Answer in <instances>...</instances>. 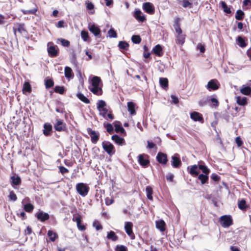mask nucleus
I'll use <instances>...</instances> for the list:
<instances>
[{"label": "nucleus", "instance_id": "1", "mask_svg": "<svg viewBox=\"0 0 251 251\" xmlns=\"http://www.w3.org/2000/svg\"><path fill=\"white\" fill-rule=\"evenodd\" d=\"M90 85L89 89L94 94L100 96L102 94L101 86L102 83L100 78L97 76H91L89 77Z\"/></svg>", "mask_w": 251, "mask_h": 251}, {"label": "nucleus", "instance_id": "2", "mask_svg": "<svg viewBox=\"0 0 251 251\" xmlns=\"http://www.w3.org/2000/svg\"><path fill=\"white\" fill-rule=\"evenodd\" d=\"M75 189L77 193L82 197H86L90 190L89 186L86 183L82 182L77 183Z\"/></svg>", "mask_w": 251, "mask_h": 251}, {"label": "nucleus", "instance_id": "3", "mask_svg": "<svg viewBox=\"0 0 251 251\" xmlns=\"http://www.w3.org/2000/svg\"><path fill=\"white\" fill-rule=\"evenodd\" d=\"M221 225L223 227H228L232 224V220L230 215H224L219 220Z\"/></svg>", "mask_w": 251, "mask_h": 251}, {"label": "nucleus", "instance_id": "4", "mask_svg": "<svg viewBox=\"0 0 251 251\" xmlns=\"http://www.w3.org/2000/svg\"><path fill=\"white\" fill-rule=\"evenodd\" d=\"M102 146L103 150L110 156L113 155L115 152L114 146L109 142L103 141L102 143Z\"/></svg>", "mask_w": 251, "mask_h": 251}, {"label": "nucleus", "instance_id": "5", "mask_svg": "<svg viewBox=\"0 0 251 251\" xmlns=\"http://www.w3.org/2000/svg\"><path fill=\"white\" fill-rule=\"evenodd\" d=\"M220 86V84L218 80L216 79H212L208 82L206 88L209 91H212L218 90Z\"/></svg>", "mask_w": 251, "mask_h": 251}, {"label": "nucleus", "instance_id": "6", "mask_svg": "<svg viewBox=\"0 0 251 251\" xmlns=\"http://www.w3.org/2000/svg\"><path fill=\"white\" fill-rule=\"evenodd\" d=\"M148 157V155L145 154H141L138 156V161L139 164L144 168H146L150 164V161L147 158Z\"/></svg>", "mask_w": 251, "mask_h": 251}, {"label": "nucleus", "instance_id": "7", "mask_svg": "<svg viewBox=\"0 0 251 251\" xmlns=\"http://www.w3.org/2000/svg\"><path fill=\"white\" fill-rule=\"evenodd\" d=\"M13 30L15 35L17 32L22 35H25L27 33L24 24L17 23L13 26Z\"/></svg>", "mask_w": 251, "mask_h": 251}, {"label": "nucleus", "instance_id": "8", "mask_svg": "<svg viewBox=\"0 0 251 251\" xmlns=\"http://www.w3.org/2000/svg\"><path fill=\"white\" fill-rule=\"evenodd\" d=\"M54 128L57 131H65L66 129V124L62 120L57 119L54 125Z\"/></svg>", "mask_w": 251, "mask_h": 251}, {"label": "nucleus", "instance_id": "9", "mask_svg": "<svg viewBox=\"0 0 251 251\" xmlns=\"http://www.w3.org/2000/svg\"><path fill=\"white\" fill-rule=\"evenodd\" d=\"M133 224L130 222H126L125 223V229L126 234L131 239L135 238V235L132 231Z\"/></svg>", "mask_w": 251, "mask_h": 251}, {"label": "nucleus", "instance_id": "10", "mask_svg": "<svg viewBox=\"0 0 251 251\" xmlns=\"http://www.w3.org/2000/svg\"><path fill=\"white\" fill-rule=\"evenodd\" d=\"M56 48L57 46L53 45L52 42H49L48 44V52L50 57H55L58 55V51Z\"/></svg>", "mask_w": 251, "mask_h": 251}, {"label": "nucleus", "instance_id": "11", "mask_svg": "<svg viewBox=\"0 0 251 251\" xmlns=\"http://www.w3.org/2000/svg\"><path fill=\"white\" fill-rule=\"evenodd\" d=\"M171 164L175 168H178L181 166V162L178 154L175 153L172 156Z\"/></svg>", "mask_w": 251, "mask_h": 251}, {"label": "nucleus", "instance_id": "12", "mask_svg": "<svg viewBox=\"0 0 251 251\" xmlns=\"http://www.w3.org/2000/svg\"><path fill=\"white\" fill-rule=\"evenodd\" d=\"M29 6L31 8V9H27L22 10V11L24 14H35L38 10L37 6L33 2H31L29 4Z\"/></svg>", "mask_w": 251, "mask_h": 251}, {"label": "nucleus", "instance_id": "13", "mask_svg": "<svg viewBox=\"0 0 251 251\" xmlns=\"http://www.w3.org/2000/svg\"><path fill=\"white\" fill-rule=\"evenodd\" d=\"M87 131L91 136V142L93 144H96L99 139L100 134L99 132L93 130L90 128H88Z\"/></svg>", "mask_w": 251, "mask_h": 251}, {"label": "nucleus", "instance_id": "14", "mask_svg": "<svg viewBox=\"0 0 251 251\" xmlns=\"http://www.w3.org/2000/svg\"><path fill=\"white\" fill-rule=\"evenodd\" d=\"M38 220L41 222H45L50 218V216L47 213L44 212L43 211L39 210L35 215Z\"/></svg>", "mask_w": 251, "mask_h": 251}, {"label": "nucleus", "instance_id": "15", "mask_svg": "<svg viewBox=\"0 0 251 251\" xmlns=\"http://www.w3.org/2000/svg\"><path fill=\"white\" fill-rule=\"evenodd\" d=\"M156 159L159 163L162 164H166L168 161L167 154L161 152L158 153Z\"/></svg>", "mask_w": 251, "mask_h": 251}, {"label": "nucleus", "instance_id": "16", "mask_svg": "<svg viewBox=\"0 0 251 251\" xmlns=\"http://www.w3.org/2000/svg\"><path fill=\"white\" fill-rule=\"evenodd\" d=\"M190 118L195 122H200L201 123H203V119L201 114L198 112H193L190 114Z\"/></svg>", "mask_w": 251, "mask_h": 251}, {"label": "nucleus", "instance_id": "17", "mask_svg": "<svg viewBox=\"0 0 251 251\" xmlns=\"http://www.w3.org/2000/svg\"><path fill=\"white\" fill-rule=\"evenodd\" d=\"M115 127V130L117 133H121L123 134L126 135V132L125 129L122 126V124L119 121H115L114 123Z\"/></svg>", "mask_w": 251, "mask_h": 251}, {"label": "nucleus", "instance_id": "18", "mask_svg": "<svg viewBox=\"0 0 251 251\" xmlns=\"http://www.w3.org/2000/svg\"><path fill=\"white\" fill-rule=\"evenodd\" d=\"M143 9L148 13L151 14L154 13V9L152 4L150 2H145L143 4Z\"/></svg>", "mask_w": 251, "mask_h": 251}, {"label": "nucleus", "instance_id": "19", "mask_svg": "<svg viewBox=\"0 0 251 251\" xmlns=\"http://www.w3.org/2000/svg\"><path fill=\"white\" fill-rule=\"evenodd\" d=\"M88 28L89 31L92 32L95 36H98L100 34V30L95 25H89Z\"/></svg>", "mask_w": 251, "mask_h": 251}, {"label": "nucleus", "instance_id": "20", "mask_svg": "<svg viewBox=\"0 0 251 251\" xmlns=\"http://www.w3.org/2000/svg\"><path fill=\"white\" fill-rule=\"evenodd\" d=\"M112 140L119 145L123 146L126 145L125 140L123 138L120 137L117 135H114L111 137Z\"/></svg>", "mask_w": 251, "mask_h": 251}, {"label": "nucleus", "instance_id": "21", "mask_svg": "<svg viewBox=\"0 0 251 251\" xmlns=\"http://www.w3.org/2000/svg\"><path fill=\"white\" fill-rule=\"evenodd\" d=\"M185 35L182 33L177 34L176 36V43L182 46L185 42Z\"/></svg>", "mask_w": 251, "mask_h": 251}, {"label": "nucleus", "instance_id": "22", "mask_svg": "<svg viewBox=\"0 0 251 251\" xmlns=\"http://www.w3.org/2000/svg\"><path fill=\"white\" fill-rule=\"evenodd\" d=\"M198 165H194L188 167L189 173L193 176H197L199 175V172L197 171Z\"/></svg>", "mask_w": 251, "mask_h": 251}, {"label": "nucleus", "instance_id": "23", "mask_svg": "<svg viewBox=\"0 0 251 251\" xmlns=\"http://www.w3.org/2000/svg\"><path fill=\"white\" fill-rule=\"evenodd\" d=\"M64 74L65 77L69 80L74 77V74L72 70L69 67H66L65 68Z\"/></svg>", "mask_w": 251, "mask_h": 251}, {"label": "nucleus", "instance_id": "24", "mask_svg": "<svg viewBox=\"0 0 251 251\" xmlns=\"http://www.w3.org/2000/svg\"><path fill=\"white\" fill-rule=\"evenodd\" d=\"M134 17L139 22H143L145 20V16L140 10H135Z\"/></svg>", "mask_w": 251, "mask_h": 251}, {"label": "nucleus", "instance_id": "25", "mask_svg": "<svg viewBox=\"0 0 251 251\" xmlns=\"http://www.w3.org/2000/svg\"><path fill=\"white\" fill-rule=\"evenodd\" d=\"M11 182L12 185H19L21 183V179L19 176L15 175L11 176Z\"/></svg>", "mask_w": 251, "mask_h": 251}, {"label": "nucleus", "instance_id": "26", "mask_svg": "<svg viewBox=\"0 0 251 251\" xmlns=\"http://www.w3.org/2000/svg\"><path fill=\"white\" fill-rule=\"evenodd\" d=\"M165 223L162 220L156 222V227L160 231L163 232L165 230Z\"/></svg>", "mask_w": 251, "mask_h": 251}, {"label": "nucleus", "instance_id": "27", "mask_svg": "<svg viewBox=\"0 0 251 251\" xmlns=\"http://www.w3.org/2000/svg\"><path fill=\"white\" fill-rule=\"evenodd\" d=\"M43 133L46 136H49L52 130V126L50 124H45L44 125Z\"/></svg>", "mask_w": 251, "mask_h": 251}, {"label": "nucleus", "instance_id": "28", "mask_svg": "<svg viewBox=\"0 0 251 251\" xmlns=\"http://www.w3.org/2000/svg\"><path fill=\"white\" fill-rule=\"evenodd\" d=\"M179 22V18H176L175 21V24H174V26L175 31L176 32V33H177V34L182 33V31L180 27Z\"/></svg>", "mask_w": 251, "mask_h": 251}, {"label": "nucleus", "instance_id": "29", "mask_svg": "<svg viewBox=\"0 0 251 251\" xmlns=\"http://www.w3.org/2000/svg\"><path fill=\"white\" fill-rule=\"evenodd\" d=\"M240 92L243 95H249L251 93V88L249 86L243 85L240 89Z\"/></svg>", "mask_w": 251, "mask_h": 251}, {"label": "nucleus", "instance_id": "30", "mask_svg": "<svg viewBox=\"0 0 251 251\" xmlns=\"http://www.w3.org/2000/svg\"><path fill=\"white\" fill-rule=\"evenodd\" d=\"M159 84L163 89H166L168 87V79L167 78L160 77L159 78Z\"/></svg>", "mask_w": 251, "mask_h": 251}, {"label": "nucleus", "instance_id": "31", "mask_svg": "<svg viewBox=\"0 0 251 251\" xmlns=\"http://www.w3.org/2000/svg\"><path fill=\"white\" fill-rule=\"evenodd\" d=\"M236 99L237 103L240 105L244 106L247 104V99L246 97L237 96Z\"/></svg>", "mask_w": 251, "mask_h": 251}, {"label": "nucleus", "instance_id": "32", "mask_svg": "<svg viewBox=\"0 0 251 251\" xmlns=\"http://www.w3.org/2000/svg\"><path fill=\"white\" fill-rule=\"evenodd\" d=\"M127 109L128 112L131 115H134L135 114V104L133 102L129 101L127 102Z\"/></svg>", "mask_w": 251, "mask_h": 251}, {"label": "nucleus", "instance_id": "33", "mask_svg": "<svg viewBox=\"0 0 251 251\" xmlns=\"http://www.w3.org/2000/svg\"><path fill=\"white\" fill-rule=\"evenodd\" d=\"M107 238L113 241H115L118 240V237L116 235L115 233L113 231H110L107 232Z\"/></svg>", "mask_w": 251, "mask_h": 251}, {"label": "nucleus", "instance_id": "34", "mask_svg": "<svg viewBox=\"0 0 251 251\" xmlns=\"http://www.w3.org/2000/svg\"><path fill=\"white\" fill-rule=\"evenodd\" d=\"M76 96L81 101H83L85 103L88 104L90 102L89 100L81 93H78L76 94Z\"/></svg>", "mask_w": 251, "mask_h": 251}, {"label": "nucleus", "instance_id": "35", "mask_svg": "<svg viewBox=\"0 0 251 251\" xmlns=\"http://www.w3.org/2000/svg\"><path fill=\"white\" fill-rule=\"evenodd\" d=\"M198 179L201 181V184H204L208 180V174H201L199 175Z\"/></svg>", "mask_w": 251, "mask_h": 251}, {"label": "nucleus", "instance_id": "36", "mask_svg": "<svg viewBox=\"0 0 251 251\" xmlns=\"http://www.w3.org/2000/svg\"><path fill=\"white\" fill-rule=\"evenodd\" d=\"M162 50V48L161 46L159 44L156 45L153 49V52L158 56H161Z\"/></svg>", "mask_w": 251, "mask_h": 251}, {"label": "nucleus", "instance_id": "37", "mask_svg": "<svg viewBox=\"0 0 251 251\" xmlns=\"http://www.w3.org/2000/svg\"><path fill=\"white\" fill-rule=\"evenodd\" d=\"M238 206L239 208L243 211H246L247 209V205L245 200L244 199L238 202Z\"/></svg>", "mask_w": 251, "mask_h": 251}, {"label": "nucleus", "instance_id": "38", "mask_svg": "<svg viewBox=\"0 0 251 251\" xmlns=\"http://www.w3.org/2000/svg\"><path fill=\"white\" fill-rule=\"evenodd\" d=\"M146 192L147 198L150 200H152V195L153 193V191L152 188L150 186H148L146 188Z\"/></svg>", "mask_w": 251, "mask_h": 251}, {"label": "nucleus", "instance_id": "39", "mask_svg": "<svg viewBox=\"0 0 251 251\" xmlns=\"http://www.w3.org/2000/svg\"><path fill=\"white\" fill-rule=\"evenodd\" d=\"M48 235L50 237V240L52 242H54L58 238L57 234L52 230L48 231Z\"/></svg>", "mask_w": 251, "mask_h": 251}, {"label": "nucleus", "instance_id": "40", "mask_svg": "<svg viewBox=\"0 0 251 251\" xmlns=\"http://www.w3.org/2000/svg\"><path fill=\"white\" fill-rule=\"evenodd\" d=\"M31 91V88L30 84L28 82H25L24 84L23 87V93H25V92L30 93Z\"/></svg>", "mask_w": 251, "mask_h": 251}, {"label": "nucleus", "instance_id": "41", "mask_svg": "<svg viewBox=\"0 0 251 251\" xmlns=\"http://www.w3.org/2000/svg\"><path fill=\"white\" fill-rule=\"evenodd\" d=\"M178 3L182 5L184 8H191L192 3L190 2L188 0H179Z\"/></svg>", "mask_w": 251, "mask_h": 251}, {"label": "nucleus", "instance_id": "42", "mask_svg": "<svg viewBox=\"0 0 251 251\" xmlns=\"http://www.w3.org/2000/svg\"><path fill=\"white\" fill-rule=\"evenodd\" d=\"M237 44L242 48H244L247 46V44L245 43L244 39L240 36L237 37Z\"/></svg>", "mask_w": 251, "mask_h": 251}, {"label": "nucleus", "instance_id": "43", "mask_svg": "<svg viewBox=\"0 0 251 251\" xmlns=\"http://www.w3.org/2000/svg\"><path fill=\"white\" fill-rule=\"evenodd\" d=\"M221 6L223 8L224 12L227 14H230L231 13V11L230 10V8L228 7L226 4V3L224 1L221 2Z\"/></svg>", "mask_w": 251, "mask_h": 251}, {"label": "nucleus", "instance_id": "44", "mask_svg": "<svg viewBox=\"0 0 251 251\" xmlns=\"http://www.w3.org/2000/svg\"><path fill=\"white\" fill-rule=\"evenodd\" d=\"M24 209L27 212H31L34 209V206L31 203H25L24 205Z\"/></svg>", "mask_w": 251, "mask_h": 251}, {"label": "nucleus", "instance_id": "45", "mask_svg": "<svg viewBox=\"0 0 251 251\" xmlns=\"http://www.w3.org/2000/svg\"><path fill=\"white\" fill-rule=\"evenodd\" d=\"M128 46V44L125 41H120L118 44V47L120 49L126 50Z\"/></svg>", "mask_w": 251, "mask_h": 251}, {"label": "nucleus", "instance_id": "46", "mask_svg": "<svg viewBox=\"0 0 251 251\" xmlns=\"http://www.w3.org/2000/svg\"><path fill=\"white\" fill-rule=\"evenodd\" d=\"M244 13L241 10H238L236 11L235 14V18L237 20H242L243 18Z\"/></svg>", "mask_w": 251, "mask_h": 251}, {"label": "nucleus", "instance_id": "47", "mask_svg": "<svg viewBox=\"0 0 251 251\" xmlns=\"http://www.w3.org/2000/svg\"><path fill=\"white\" fill-rule=\"evenodd\" d=\"M198 168L199 169L201 170L202 172L205 174H208L209 173V170L208 168L204 165L200 164L198 165Z\"/></svg>", "mask_w": 251, "mask_h": 251}, {"label": "nucleus", "instance_id": "48", "mask_svg": "<svg viewBox=\"0 0 251 251\" xmlns=\"http://www.w3.org/2000/svg\"><path fill=\"white\" fill-rule=\"evenodd\" d=\"M106 103L103 100H99L97 103V107L98 110L105 107Z\"/></svg>", "mask_w": 251, "mask_h": 251}, {"label": "nucleus", "instance_id": "49", "mask_svg": "<svg viewBox=\"0 0 251 251\" xmlns=\"http://www.w3.org/2000/svg\"><path fill=\"white\" fill-rule=\"evenodd\" d=\"M81 37L83 40L85 42H87L89 40V35L87 31L82 30L81 32Z\"/></svg>", "mask_w": 251, "mask_h": 251}, {"label": "nucleus", "instance_id": "50", "mask_svg": "<svg viewBox=\"0 0 251 251\" xmlns=\"http://www.w3.org/2000/svg\"><path fill=\"white\" fill-rule=\"evenodd\" d=\"M71 62L75 67L77 66V61L76 59V55L75 53H73L70 58Z\"/></svg>", "mask_w": 251, "mask_h": 251}, {"label": "nucleus", "instance_id": "51", "mask_svg": "<svg viewBox=\"0 0 251 251\" xmlns=\"http://www.w3.org/2000/svg\"><path fill=\"white\" fill-rule=\"evenodd\" d=\"M100 115L102 116L104 119H107L106 114L108 112V109L106 108H103L99 110Z\"/></svg>", "mask_w": 251, "mask_h": 251}, {"label": "nucleus", "instance_id": "52", "mask_svg": "<svg viewBox=\"0 0 251 251\" xmlns=\"http://www.w3.org/2000/svg\"><path fill=\"white\" fill-rule=\"evenodd\" d=\"M107 34L110 38H116L117 37V33L113 28H110Z\"/></svg>", "mask_w": 251, "mask_h": 251}, {"label": "nucleus", "instance_id": "53", "mask_svg": "<svg viewBox=\"0 0 251 251\" xmlns=\"http://www.w3.org/2000/svg\"><path fill=\"white\" fill-rule=\"evenodd\" d=\"M208 101H210L213 105L215 107L218 106L219 105V101L218 100L214 98H211V97H208Z\"/></svg>", "mask_w": 251, "mask_h": 251}, {"label": "nucleus", "instance_id": "54", "mask_svg": "<svg viewBox=\"0 0 251 251\" xmlns=\"http://www.w3.org/2000/svg\"><path fill=\"white\" fill-rule=\"evenodd\" d=\"M131 40L133 43L139 44L141 41V38L139 35H133L131 37Z\"/></svg>", "mask_w": 251, "mask_h": 251}, {"label": "nucleus", "instance_id": "55", "mask_svg": "<svg viewBox=\"0 0 251 251\" xmlns=\"http://www.w3.org/2000/svg\"><path fill=\"white\" fill-rule=\"evenodd\" d=\"M115 251H127V248L124 245H117L115 248Z\"/></svg>", "mask_w": 251, "mask_h": 251}, {"label": "nucleus", "instance_id": "56", "mask_svg": "<svg viewBox=\"0 0 251 251\" xmlns=\"http://www.w3.org/2000/svg\"><path fill=\"white\" fill-rule=\"evenodd\" d=\"M54 91L60 94H62L64 92V88L63 86H56L54 88Z\"/></svg>", "mask_w": 251, "mask_h": 251}, {"label": "nucleus", "instance_id": "57", "mask_svg": "<svg viewBox=\"0 0 251 251\" xmlns=\"http://www.w3.org/2000/svg\"><path fill=\"white\" fill-rule=\"evenodd\" d=\"M58 40L61 42V45L64 47H69L70 46V42L66 39L60 38Z\"/></svg>", "mask_w": 251, "mask_h": 251}, {"label": "nucleus", "instance_id": "58", "mask_svg": "<svg viewBox=\"0 0 251 251\" xmlns=\"http://www.w3.org/2000/svg\"><path fill=\"white\" fill-rule=\"evenodd\" d=\"M105 127L106 128L107 131L109 133H111L113 131V127L112 124H104Z\"/></svg>", "mask_w": 251, "mask_h": 251}, {"label": "nucleus", "instance_id": "59", "mask_svg": "<svg viewBox=\"0 0 251 251\" xmlns=\"http://www.w3.org/2000/svg\"><path fill=\"white\" fill-rule=\"evenodd\" d=\"M54 85L53 81L52 79H47L45 81V85L46 88H49L52 87Z\"/></svg>", "mask_w": 251, "mask_h": 251}, {"label": "nucleus", "instance_id": "60", "mask_svg": "<svg viewBox=\"0 0 251 251\" xmlns=\"http://www.w3.org/2000/svg\"><path fill=\"white\" fill-rule=\"evenodd\" d=\"M93 226L95 227L97 230H99L102 228V226L101 224L97 221H95L93 222Z\"/></svg>", "mask_w": 251, "mask_h": 251}, {"label": "nucleus", "instance_id": "61", "mask_svg": "<svg viewBox=\"0 0 251 251\" xmlns=\"http://www.w3.org/2000/svg\"><path fill=\"white\" fill-rule=\"evenodd\" d=\"M9 198L10 199V200L14 201H16L17 199L16 195L15 194V193L13 191H12L10 192L9 195Z\"/></svg>", "mask_w": 251, "mask_h": 251}, {"label": "nucleus", "instance_id": "62", "mask_svg": "<svg viewBox=\"0 0 251 251\" xmlns=\"http://www.w3.org/2000/svg\"><path fill=\"white\" fill-rule=\"evenodd\" d=\"M207 101H208V97L206 99L203 98L199 101V105L203 106L206 104Z\"/></svg>", "mask_w": 251, "mask_h": 251}, {"label": "nucleus", "instance_id": "63", "mask_svg": "<svg viewBox=\"0 0 251 251\" xmlns=\"http://www.w3.org/2000/svg\"><path fill=\"white\" fill-rule=\"evenodd\" d=\"M211 179L214 181H219L220 179V177L218 175L213 173L211 176Z\"/></svg>", "mask_w": 251, "mask_h": 251}, {"label": "nucleus", "instance_id": "64", "mask_svg": "<svg viewBox=\"0 0 251 251\" xmlns=\"http://www.w3.org/2000/svg\"><path fill=\"white\" fill-rule=\"evenodd\" d=\"M73 221L76 223L77 225H78L81 222V218L79 215L76 216H74L73 218Z\"/></svg>", "mask_w": 251, "mask_h": 251}]
</instances>
